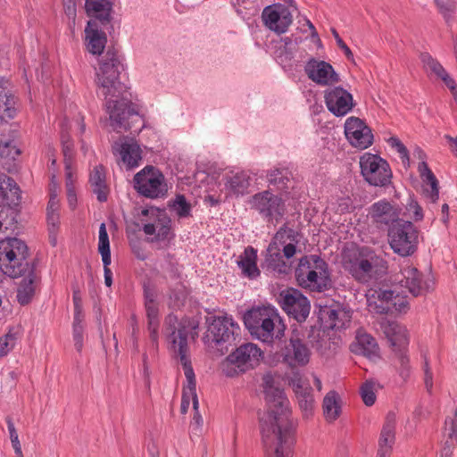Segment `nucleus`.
Here are the masks:
<instances>
[{"label":"nucleus","mask_w":457,"mask_h":457,"mask_svg":"<svg viewBox=\"0 0 457 457\" xmlns=\"http://www.w3.org/2000/svg\"><path fill=\"white\" fill-rule=\"evenodd\" d=\"M268 410L260 418L262 444L267 457H292L296 422L291 418L289 401L275 386L271 374L262 378Z\"/></svg>","instance_id":"1"},{"label":"nucleus","mask_w":457,"mask_h":457,"mask_svg":"<svg viewBox=\"0 0 457 457\" xmlns=\"http://www.w3.org/2000/svg\"><path fill=\"white\" fill-rule=\"evenodd\" d=\"M123 71L124 66L118 53L114 49H108L96 72L97 84L102 87L105 97L121 96L120 99L108 100L105 104L111 126L116 132L132 129L134 124L141 120L136 105L123 96L127 89L126 85L120 80V75Z\"/></svg>","instance_id":"2"},{"label":"nucleus","mask_w":457,"mask_h":457,"mask_svg":"<svg viewBox=\"0 0 457 457\" xmlns=\"http://www.w3.org/2000/svg\"><path fill=\"white\" fill-rule=\"evenodd\" d=\"M164 329L168 339L176 350L179 361L183 367L184 374L187 381V387L184 386L181 399V412L186 413L189 407L190 397L192 398L193 407L195 411L198 409V398L195 392L196 381L195 372L187 352V326L186 321H179L178 317L170 313L164 320Z\"/></svg>","instance_id":"3"},{"label":"nucleus","mask_w":457,"mask_h":457,"mask_svg":"<svg viewBox=\"0 0 457 457\" xmlns=\"http://www.w3.org/2000/svg\"><path fill=\"white\" fill-rule=\"evenodd\" d=\"M244 323L253 338L270 345L281 342L285 337L287 326L271 305L253 307L245 313Z\"/></svg>","instance_id":"4"},{"label":"nucleus","mask_w":457,"mask_h":457,"mask_svg":"<svg viewBox=\"0 0 457 457\" xmlns=\"http://www.w3.org/2000/svg\"><path fill=\"white\" fill-rule=\"evenodd\" d=\"M298 285L312 292L321 293L331 287L328 263L317 254L303 256L295 270Z\"/></svg>","instance_id":"5"},{"label":"nucleus","mask_w":457,"mask_h":457,"mask_svg":"<svg viewBox=\"0 0 457 457\" xmlns=\"http://www.w3.org/2000/svg\"><path fill=\"white\" fill-rule=\"evenodd\" d=\"M28 257L29 249L22 240L9 237L0 242V268L5 275L20 278L34 271Z\"/></svg>","instance_id":"6"},{"label":"nucleus","mask_w":457,"mask_h":457,"mask_svg":"<svg viewBox=\"0 0 457 457\" xmlns=\"http://www.w3.org/2000/svg\"><path fill=\"white\" fill-rule=\"evenodd\" d=\"M346 268L356 281L369 284L386 270L387 262L373 250L362 248L359 255L350 261Z\"/></svg>","instance_id":"7"},{"label":"nucleus","mask_w":457,"mask_h":457,"mask_svg":"<svg viewBox=\"0 0 457 457\" xmlns=\"http://www.w3.org/2000/svg\"><path fill=\"white\" fill-rule=\"evenodd\" d=\"M262 357V352L256 345H241L222 361V372L229 378L238 376L257 366Z\"/></svg>","instance_id":"8"},{"label":"nucleus","mask_w":457,"mask_h":457,"mask_svg":"<svg viewBox=\"0 0 457 457\" xmlns=\"http://www.w3.org/2000/svg\"><path fill=\"white\" fill-rule=\"evenodd\" d=\"M388 244L402 257L412 255L418 248L419 230L411 221L402 220L387 230Z\"/></svg>","instance_id":"9"},{"label":"nucleus","mask_w":457,"mask_h":457,"mask_svg":"<svg viewBox=\"0 0 457 457\" xmlns=\"http://www.w3.org/2000/svg\"><path fill=\"white\" fill-rule=\"evenodd\" d=\"M144 219L142 230L146 236H153L151 242L170 240L174 237L171 230V220L164 210L150 207L142 210Z\"/></svg>","instance_id":"10"},{"label":"nucleus","mask_w":457,"mask_h":457,"mask_svg":"<svg viewBox=\"0 0 457 457\" xmlns=\"http://www.w3.org/2000/svg\"><path fill=\"white\" fill-rule=\"evenodd\" d=\"M137 192L150 199L162 198L168 192L164 175L154 166H145L134 176Z\"/></svg>","instance_id":"11"},{"label":"nucleus","mask_w":457,"mask_h":457,"mask_svg":"<svg viewBox=\"0 0 457 457\" xmlns=\"http://www.w3.org/2000/svg\"><path fill=\"white\" fill-rule=\"evenodd\" d=\"M249 204L267 222L278 223L286 213L283 198L269 189L254 194L250 198Z\"/></svg>","instance_id":"12"},{"label":"nucleus","mask_w":457,"mask_h":457,"mask_svg":"<svg viewBox=\"0 0 457 457\" xmlns=\"http://www.w3.org/2000/svg\"><path fill=\"white\" fill-rule=\"evenodd\" d=\"M208 335L212 342L220 347L231 345L240 335V327L232 316H213L207 320Z\"/></svg>","instance_id":"13"},{"label":"nucleus","mask_w":457,"mask_h":457,"mask_svg":"<svg viewBox=\"0 0 457 457\" xmlns=\"http://www.w3.org/2000/svg\"><path fill=\"white\" fill-rule=\"evenodd\" d=\"M360 167L362 177L371 186L386 187L391 182L388 162L377 154L365 153L360 158Z\"/></svg>","instance_id":"14"},{"label":"nucleus","mask_w":457,"mask_h":457,"mask_svg":"<svg viewBox=\"0 0 457 457\" xmlns=\"http://www.w3.org/2000/svg\"><path fill=\"white\" fill-rule=\"evenodd\" d=\"M278 303L283 311L298 322L306 320L310 314V301L298 289L288 287L278 295Z\"/></svg>","instance_id":"15"},{"label":"nucleus","mask_w":457,"mask_h":457,"mask_svg":"<svg viewBox=\"0 0 457 457\" xmlns=\"http://www.w3.org/2000/svg\"><path fill=\"white\" fill-rule=\"evenodd\" d=\"M401 209L397 204L387 199H381L373 203L368 209V217L371 220L376 228L379 229H389L390 226L398 223Z\"/></svg>","instance_id":"16"},{"label":"nucleus","mask_w":457,"mask_h":457,"mask_svg":"<svg viewBox=\"0 0 457 457\" xmlns=\"http://www.w3.org/2000/svg\"><path fill=\"white\" fill-rule=\"evenodd\" d=\"M262 20L267 29L280 35L287 31L293 22V15L284 4H274L262 10Z\"/></svg>","instance_id":"17"},{"label":"nucleus","mask_w":457,"mask_h":457,"mask_svg":"<svg viewBox=\"0 0 457 457\" xmlns=\"http://www.w3.org/2000/svg\"><path fill=\"white\" fill-rule=\"evenodd\" d=\"M324 101L328 110L337 117L346 115L354 106L353 95L340 86L328 87Z\"/></svg>","instance_id":"18"},{"label":"nucleus","mask_w":457,"mask_h":457,"mask_svg":"<svg viewBox=\"0 0 457 457\" xmlns=\"http://www.w3.org/2000/svg\"><path fill=\"white\" fill-rule=\"evenodd\" d=\"M395 281L413 296L421 295L427 291L422 274L409 262H404L401 265L400 271L395 274Z\"/></svg>","instance_id":"19"},{"label":"nucleus","mask_w":457,"mask_h":457,"mask_svg":"<svg viewBox=\"0 0 457 457\" xmlns=\"http://www.w3.org/2000/svg\"><path fill=\"white\" fill-rule=\"evenodd\" d=\"M304 71L311 80L321 86H331L340 80L333 66L325 61L310 59L305 64Z\"/></svg>","instance_id":"20"},{"label":"nucleus","mask_w":457,"mask_h":457,"mask_svg":"<svg viewBox=\"0 0 457 457\" xmlns=\"http://www.w3.org/2000/svg\"><path fill=\"white\" fill-rule=\"evenodd\" d=\"M319 319L325 329H341L351 322L352 313L339 304L326 305L320 308Z\"/></svg>","instance_id":"21"},{"label":"nucleus","mask_w":457,"mask_h":457,"mask_svg":"<svg viewBox=\"0 0 457 457\" xmlns=\"http://www.w3.org/2000/svg\"><path fill=\"white\" fill-rule=\"evenodd\" d=\"M85 36L87 50L94 55L103 54L107 43V37L96 21H89L87 22L85 29Z\"/></svg>","instance_id":"22"},{"label":"nucleus","mask_w":457,"mask_h":457,"mask_svg":"<svg viewBox=\"0 0 457 457\" xmlns=\"http://www.w3.org/2000/svg\"><path fill=\"white\" fill-rule=\"evenodd\" d=\"M381 329L394 351L406 349L409 345V336L404 326L396 321L384 320L381 322Z\"/></svg>","instance_id":"23"},{"label":"nucleus","mask_w":457,"mask_h":457,"mask_svg":"<svg viewBox=\"0 0 457 457\" xmlns=\"http://www.w3.org/2000/svg\"><path fill=\"white\" fill-rule=\"evenodd\" d=\"M113 154H119L121 164L128 170L134 169L139 165L141 160V150L136 143H115L112 145Z\"/></svg>","instance_id":"24"},{"label":"nucleus","mask_w":457,"mask_h":457,"mask_svg":"<svg viewBox=\"0 0 457 457\" xmlns=\"http://www.w3.org/2000/svg\"><path fill=\"white\" fill-rule=\"evenodd\" d=\"M395 414L394 412H389L386 417V420L380 433L378 442L379 448L377 457H387L389 455L395 439Z\"/></svg>","instance_id":"25"},{"label":"nucleus","mask_w":457,"mask_h":457,"mask_svg":"<svg viewBox=\"0 0 457 457\" xmlns=\"http://www.w3.org/2000/svg\"><path fill=\"white\" fill-rule=\"evenodd\" d=\"M310 359V350L307 345L298 338H291L286 347L285 360L291 366H304Z\"/></svg>","instance_id":"26"},{"label":"nucleus","mask_w":457,"mask_h":457,"mask_svg":"<svg viewBox=\"0 0 457 457\" xmlns=\"http://www.w3.org/2000/svg\"><path fill=\"white\" fill-rule=\"evenodd\" d=\"M418 171L423 182L424 195L432 203H436L439 198V186L436 177L425 161L419 163Z\"/></svg>","instance_id":"27"},{"label":"nucleus","mask_w":457,"mask_h":457,"mask_svg":"<svg viewBox=\"0 0 457 457\" xmlns=\"http://www.w3.org/2000/svg\"><path fill=\"white\" fill-rule=\"evenodd\" d=\"M85 8L87 15L94 18L96 23L98 21L102 26L110 23L112 10L110 0H86Z\"/></svg>","instance_id":"28"},{"label":"nucleus","mask_w":457,"mask_h":457,"mask_svg":"<svg viewBox=\"0 0 457 457\" xmlns=\"http://www.w3.org/2000/svg\"><path fill=\"white\" fill-rule=\"evenodd\" d=\"M280 247L275 246V243H270L266 250V255L262 263V269L278 274H287L289 265L284 261L280 253Z\"/></svg>","instance_id":"29"},{"label":"nucleus","mask_w":457,"mask_h":457,"mask_svg":"<svg viewBox=\"0 0 457 457\" xmlns=\"http://www.w3.org/2000/svg\"><path fill=\"white\" fill-rule=\"evenodd\" d=\"M237 263L245 277L256 278L260 276V270L257 267V250L253 246L245 248L237 261Z\"/></svg>","instance_id":"30"},{"label":"nucleus","mask_w":457,"mask_h":457,"mask_svg":"<svg viewBox=\"0 0 457 457\" xmlns=\"http://www.w3.org/2000/svg\"><path fill=\"white\" fill-rule=\"evenodd\" d=\"M89 183L97 200L101 203L106 202L109 187L106 184L105 169L103 165L94 167L89 175Z\"/></svg>","instance_id":"31"},{"label":"nucleus","mask_w":457,"mask_h":457,"mask_svg":"<svg viewBox=\"0 0 457 457\" xmlns=\"http://www.w3.org/2000/svg\"><path fill=\"white\" fill-rule=\"evenodd\" d=\"M0 197L5 204L17 206L21 200V190L13 179L0 175Z\"/></svg>","instance_id":"32"},{"label":"nucleus","mask_w":457,"mask_h":457,"mask_svg":"<svg viewBox=\"0 0 457 457\" xmlns=\"http://www.w3.org/2000/svg\"><path fill=\"white\" fill-rule=\"evenodd\" d=\"M323 416L327 422L336 421L342 412V401L339 394L335 390H330L325 395L322 402Z\"/></svg>","instance_id":"33"},{"label":"nucleus","mask_w":457,"mask_h":457,"mask_svg":"<svg viewBox=\"0 0 457 457\" xmlns=\"http://www.w3.org/2000/svg\"><path fill=\"white\" fill-rule=\"evenodd\" d=\"M421 61L428 71L440 79L449 89H454L455 80L449 75L442 64L429 54H422Z\"/></svg>","instance_id":"34"},{"label":"nucleus","mask_w":457,"mask_h":457,"mask_svg":"<svg viewBox=\"0 0 457 457\" xmlns=\"http://www.w3.org/2000/svg\"><path fill=\"white\" fill-rule=\"evenodd\" d=\"M291 178L292 174L290 170L284 167L274 168L267 172V181L269 185L279 191L288 189Z\"/></svg>","instance_id":"35"},{"label":"nucleus","mask_w":457,"mask_h":457,"mask_svg":"<svg viewBox=\"0 0 457 457\" xmlns=\"http://www.w3.org/2000/svg\"><path fill=\"white\" fill-rule=\"evenodd\" d=\"M22 280L17 290V300L22 304H28L35 293L34 281L36 278L35 272L28 273L22 277Z\"/></svg>","instance_id":"36"},{"label":"nucleus","mask_w":457,"mask_h":457,"mask_svg":"<svg viewBox=\"0 0 457 457\" xmlns=\"http://www.w3.org/2000/svg\"><path fill=\"white\" fill-rule=\"evenodd\" d=\"M187 295V290L183 283L176 282L173 286H170L168 292L169 307L171 309L181 308L186 303Z\"/></svg>","instance_id":"37"},{"label":"nucleus","mask_w":457,"mask_h":457,"mask_svg":"<svg viewBox=\"0 0 457 457\" xmlns=\"http://www.w3.org/2000/svg\"><path fill=\"white\" fill-rule=\"evenodd\" d=\"M15 99L14 96L0 85V118L12 119L15 116Z\"/></svg>","instance_id":"38"},{"label":"nucleus","mask_w":457,"mask_h":457,"mask_svg":"<svg viewBox=\"0 0 457 457\" xmlns=\"http://www.w3.org/2000/svg\"><path fill=\"white\" fill-rule=\"evenodd\" d=\"M347 139L352 145L360 149H366L371 145L373 141V135L371 133V129L367 127L366 129L358 130V132L353 134L352 136H348Z\"/></svg>","instance_id":"39"},{"label":"nucleus","mask_w":457,"mask_h":457,"mask_svg":"<svg viewBox=\"0 0 457 457\" xmlns=\"http://www.w3.org/2000/svg\"><path fill=\"white\" fill-rule=\"evenodd\" d=\"M248 185V179L246 175L242 172L226 178V187L235 194H243Z\"/></svg>","instance_id":"40"},{"label":"nucleus","mask_w":457,"mask_h":457,"mask_svg":"<svg viewBox=\"0 0 457 457\" xmlns=\"http://www.w3.org/2000/svg\"><path fill=\"white\" fill-rule=\"evenodd\" d=\"M12 205L0 204V221L4 230L11 228L17 222V212Z\"/></svg>","instance_id":"41"},{"label":"nucleus","mask_w":457,"mask_h":457,"mask_svg":"<svg viewBox=\"0 0 457 457\" xmlns=\"http://www.w3.org/2000/svg\"><path fill=\"white\" fill-rule=\"evenodd\" d=\"M356 339L364 355L371 356L376 354L378 344L374 337L368 334H359Z\"/></svg>","instance_id":"42"},{"label":"nucleus","mask_w":457,"mask_h":457,"mask_svg":"<svg viewBox=\"0 0 457 457\" xmlns=\"http://www.w3.org/2000/svg\"><path fill=\"white\" fill-rule=\"evenodd\" d=\"M84 317H74L72 324V336L75 348L78 352H81L84 341Z\"/></svg>","instance_id":"43"},{"label":"nucleus","mask_w":457,"mask_h":457,"mask_svg":"<svg viewBox=\"0 0 457 457\" xmlns=\"http://www.w3.org/2000/svg\"><path fill=\"white\" fill-rule=\"evenodd\" d=\"M170 206L179 218H186L190 215L191 205L187 203L184 195H178Z\"/></svg>","instance_id":"44"},{"label":"nucleus","mask_w":457,"mask_h":457,"mask_svg":"<svg viewBox=\"0 0 457 457\" xmlns=\"http://www.w3.org/2000/svg\"><path fill=\"white\" fill-rule=\"evenodd\" d=\"M17 339V333L13 329H10L0 337V358L7 355L14 348Z\"/></svg>","instance_id":"45"},{"label":"nucleus","mask_w":457,"mask_h":457,"mask_svg":"<svg viewBox=\"0 0 457 457\" xmlns=\"http://www.w3.org/2000/svg\"><path fill=\"white\" fill-rule=\"evenodd\" d=\"M360 394L367 406L373 405L376 402L375 383L369 380L365 381L360 387Z\"/></svg>","instance_id":"46"},{"label":"nucleus","mask_w":457,"mask_h":457,"mask_svg":"<svg viewBox=\"0 0 457 457\" xmlns=\"http://www.w3.org/2000/svg\"><path fill=\"white\" fill-rule=\"evenodd\" d=\"M435 3L439 12L446 21H449L456 10V2L453 0H435Z\"/></svg>","instance_id":"47"},{"label":"nucleus","mask_w":457,"mask_h":457,"mask_svg":"<svg viewBox=\"0 0 457 457\" xmlns=\"http://www.w3.org/2000/svg\"><path fill=\"white\" fill-rule=\"evenodd\" d=\"M405 211L406 214L415 221L421 220L424 217L422 208L412 197L408 199Z\"/></svg>","instance_id":"48"},{"label":"nucleus","mask_w":457,"mask_h":457,"mask_svg":"<svg viewBox=\"0 0 457 457\" xmlns=\"http://www.w3.org/2000/svg\"><path fill=\"white\" fill-rule=\"evenodd\" d=\"M296 398L298 400L301 410L304 411L305 415L307 416L311 414L314 403V399L312 395V389L296 395Z\"/></svg>","instance_id":"49"},{"label":"nucleus","mask_w":457,"mask_h":457,"mask_svg":"<svg viewBox=\"0 0 457 457\" xmlns=\"http://www.w3.org/2000/svg\"><path fill=\"white\" fill-rule=\"evenodd\" d=\"M368 126L359 118L349 117L345 123V134L346 138L348 136L358 132L361 129H366Z\"/></svg>","instance_id":"50"},{"label":"nucleus","mask_w":457,"mask_h":457,"mask_svg":"<svg viewBox=\"0 0 457 457\" xmlns=\"http://www.w3.org/2000/svg\"><path fill=\"white\" fill-rule=\"evenodd\" d=\"M62 5L64 13L69 20V26H74L77 16L76 0H62Z\"/></svg>","instance_id":"51"},{"label":"nucleus","mask_w":457,"mask_h":457,"mask_svg":"<svg viewBox=\"0 0 457 457\" xmlns=\"http://www.w3.org/2000/svg\"><path fill=\"white\" fill-rule=\"evenodd\" d=\"M395 352L397 354L398 361L400 364V376L405 378L409 375V357L405 353V349H397Z\"/></svg>","instance_id":"52"},{"label":"nucleus","mask_w":457,"mask_h":457,"mask_svg":"<svg viewBox=\"0 0 457 457\" xmlns=\"http://www.w3.org/2000/svg\"><path fill=\"white\" fill-rule=\"evenodd\" d=\"M289 385L292 386L295 396L312 389L298 374L290 378Z\"/></svg>","instance_id":"53"},{"label":"nucleus","mask_w":457,"mask_h":457,"mask_svg":"<svg viewBox=\"0 0 457 457\" xmlns=\"http://www.w3.org/2000/svg\"><path fill=\"white\" fill-rule=\"evenodd\" d=\"M390 306L392 310V313L394 312H405L408 310V301L406 300V297L400 296V295L397 293L395 294L393 302H390Z\"/></svg>","instance_id":"54"},{"label":"nucleus","mask_w":457,"mask_h":457,"mask_svg":"<svg viewBox=\"0 0 457 457\" xmlns=\"http://www.w3.org/2000/svg\"><path fill=\"white\" fill-rule=\"evenodd\" d=\"M390 302H379L378 299L377 301L372 302L369 299V307L370 309L379 314H387L392 313Z\"/></svg>","instance_id":"55"},{"label":"nucleus","mask_w":457,"mask_h":457,"mask_svg":"<svg viewBox=\"0 0 457 457\" xmlns=\"http://www.w3.org/2000/svg\"><path fill=\"white\" fill-rule=\"evenodd\" d=\"M392 147H395L400 154L401 159L403 163L409 162V154L405 145L399 140V138L392 137L389 139Z\"/></svg>","instance_id":"56"},{"label":"nucleus","mask_w":457,"mask_h":457,"mask_svg":"<svg viewBox=\"0 0 457 457\" xmlns=\"http://www.w3.org/2000/svg\"><path fill=\"white\" fill-rule=\"evenodd\" d=\"M157 290L155 287L149 282L143 284V298L144 303L145 302H156L157 301Z\"/></svg>","instance_id":"57"},{"label":"nucleus","mask_w":457,"mask_h":457,"mask_svg":"<svg viewBox=\"0 0 457 457\" xmlns=\"http://www.w3.org/2000/svg\"><path fill=\"white\" fill-rule=\"evenodd\" d=\"M144 306L146 312L147 321L159 320V303L158 302H145Z\"/></svg>","instance_id":"58"},{"label":"nucleus","mask_w":457,"mask_h":457,"mask_svg":"<svg viewBox=\"0 0 457 457\" xmlns=\"http://www.w3.org/2000/svg\"><path fill=\"white\" fill-rule=\"evenodd\" d=\"M65 165V179H66V189L71 194L72 187H74V172H73V162H64Z\"/></svg>","instance_id":"59"},{"label":"nucleus","mask_w":457,"mask_h":457,"mask_svg":"<svg viewBox=\"0 0 457 457\" xmlns=\"http://www.w3.org/2000/svg\"><path fill=\"white\" fill-rule=\"evenodd\" d=\"M423 371L425 386L428 392H431L433 388V373L430 370L428 361L426 356H424Z\"/></svg>","instance_id":"60"},{"label":"nucleus","mask_w":457,"mask_h":457,"mask_svg":"<svg viewBox=\"0 0 457 457\" xmlns=\"http://www.w3.org/2000/svg\"><path fill=\"white\" fill-rule=\"evenodd\" d=\"M331 32L336 39V42L340 49H342L346 56V58L350 61L353 60V54L351 49L347 46V45L343 41L340 37L339 34L335 29H331Z\"/></svg>","instance_id":"61"},{"label":"nucleus","mask_w":457,"mask_h":457,"mask_svg":"<svg viewBox=\"0 0 457 457\" xmlns=\"http://www.w3.org/2000/svg\"><path fill=\"white\" fill-rule=\"evenodd\" d=\"M110 247V241L108 233L106 230V227L104 223H101L99 227V243H98V248H109Z\"/></svg>","instance_id":"62"},{"label":"nucleus","mask_w":457,"mask_h":457,"mask_svg":"<svg viewBox=\"0 0 457 457\" xmlns=\"http://www.w3.org/2000/svg\"><path fill=\"white\" fill-rule=\"evenodd\" d=\"M74 304V317H84L82 313V299L79 290H74L72 295Z\"/></svg>","instance_id":"63"},{"label":"nucleus","mask_w":457,"mask_h":457,"mask_svg":"<svg viewBox=\"0 0 457 457\" xmlns=\"http://www.w3.org/2000/svg\"><path fill=\"white\" fill-rule=\"evenodd\" d=\"M353 209V201L349 196L341 197L337 200V212L342 213L349 212Z\"/></svg>","instance_id":"64"}]
</instances>
